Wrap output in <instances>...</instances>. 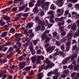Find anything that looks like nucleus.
Segmentation results:
<instances>
[{"mask_svg":"<svg viewBox=\"0 0 79 79\" xmlns=\"http://www.w3.org/2000/svg\"><path fill=\"white\" fill-rule=\"evenodd\" d=\"M40 30V26L39 25L36 28V31H39Z\"/></svg>","mask_w":79,"mask_h":79,"instance_id":"obj_41","label":"nucleus"},{"mask_svg":"<svg viewBox=\"0 0 79 79\" xmlns=\"http://www.w3.org/2000/svg\"><path fill=\"white\" fill-rule=\"evenodd\" d=\"M56 45H57V46L60 45V41H57L56 42Z\"/></svg>","mask_w":79,"mask_h":79,"instance_id":"obj_48","label":"nucleus"},{"mask_svg":"<svg viewBox=\"0 0 79 79\" xmlns=\"http://www.w3.org/2000/svg\"><path fill=\"white\" fill-rule=\"evenodd\" d=\"M44 3V1L41 0H38L37 1V4H36L35 6H36L33 9V11L34 13H36V14H37L38 13H39V10L37 9L38 7L37 6V5L39 6H41L42 4Z\"/></svg>","mask_w":79,"mask_h":79,"instance_id":"obj_2","label":"nucleus"},{"mask_svg":"<svg viewBox=\"0 0 79 79\" xmlns=\"http://www.w3.org/2000/svg\"><path fill=\"white\" fill-rule=\"evenodd\" d=\"M43 73H40L38 74L37 78L38 79H41L43 77Z\"/></svg>","mask_w":79,"mask_h":79,"instance_id":"obj_14","label":"nucleus"},{"mask_svg":"<svg viewBox=\"0 0 79 79\" xmlns=\"http://www.w3.org/2000/svg\"><path fill=\"white\" fill-rule=\"evenodd\" d=\"M66 38L64 37L61 40V42H64L66 41Z\"/></svg>","mask_w":79,"mask_h":79,"instance_id":"obj_37","label":"nucleus"},{"mask_svg":"<svg viewBox=\"0 0 79 79\" xmlns=\"http://www.w3.org/2000/svg\"><path fill=\"white\" fill-rule=\"evenodd\" d=\"M11 44L10 42H7L4 45V46H8L10 45V44Z\"/></svg>","mask_w":79,"mask_h":79,"instance_id":"obj_24","label":"nucleus"},{"mask_svg":"<svg viewBox=\"0 0 79 79\" xmlns=\"http://www.w3.org/2000/svg\"><path fill=\"white\" fill-rule=\"evenodd\" d=\"M49 40H50V38H46V39L45 40V42L46 43H48V42H49Z\"/></svg>","mask_w":79,"mask_h":79,"instance_id":"obj_45","label":"nucleus"},{"mask_svg":"<svg viewBox=\"0 0 79 79\" xmlns=\"http://www.w3.org/2000/svg\"><path fill=\"white\" fill-rule=\"evenodd\" d=\"M65 16H66L68 15V13H69V11L68 10H66L65 12Z\"/></svg>","mask_w":79,"mask_h":79,"instance_id":"obj_39","label":"nucleus"},{"mask_svg":"<svg viewBox=\"0 0 79 79\" xmlns=\"http://www.w3.org/2000/svg\"><path fill=\"white\" fill-rule=\"evenodd\" d=\"M76 23L78 24L77 25V26H79V19L76 22Z\"/></svg>","mask_w":79,"mask_h":79,"instance_id":"obj_58","label":"nucleus"},{"mask_svg":"<svg viewBox=\"0 0 79 79\" xmlns=\"http://www.w3.org/2000/svg\"><path fill=\"white\" fill-rule=\"evenodd\" d=\"M4 19L6 21H10V17L8 16H6L4 18Z\"/></svg>","mask_w":79,"mask_h":79,"instance_id":"obj_22","label":"nucleus"},{"mask_svg":"<svg viewBox=\"0 0 79 79\" xmlns=\"http://www.w3.org/2000/svg\"><path fill=\"white\" fill-rule=\"evenodd\" d=\"M41 51L40 49H39L37 51V54H39L40 53Z\"/></svg>","mask_w":79,"mask_h":79,"instance_id":"obj_60","label":"nucleus"},{"mask_svg":"<svg viewBox=\"0 0 79 79\" xmlns=\"http://www.w3.org/2000/svg\"><path fill=\"white\" fill-rule=\"evenodd\" d=\"M77 54H73L71 58V60L72 61L74 60L75 57L77 58Z\"/></svg>","mask_w":79,"mask_h":79,"instance_id":"obj_18","label":"nucleus"},{"mask_svg":"<svg viewBox=\"0 0 79 79\" xmlns=\"http://www.w3.org/2000/svg\"><path fill=\"white\" fill-rule=\"evenodd\" d=\"M58 69H55L53 71V72L52 71H51L50 73H49L48 74V76H51L52 74L54 73L55 75H58Z\"/></svg>","mask_w":79,"mask_h":79,"instance_id":"obj_6","label":"nucleus"},{"mask_svg":"<svg viewBox=\"0 0 79 79\" xmlns=\"http://www.w3.org/2000/svg\"><path fill=\"white\" fill-rule=\"evenodd\" d=\"M36 68V65L34 64L32 65V68L33 69H34V68Z\"/></svg>","mask_w":79,"mask_h":79,"instance_id":"obj_63","label":"nucleus"},{"mask_svg":"<svg viewBox=\"0 0 79 79\" xmlns=\"http://www.w3.org/2000/svg\"><path fill=\"white\" fill-rule=\"evenodd\" d=\"M31 53L32 54V55H34L35 53V50H33L31 51Z\"/></svg>","mask_w":79,"mask_h":79,"instance_id":"obj_51","label":"nucleus"},{"mask_svg":"<svg viewBox=\"0 0 79 79\" xmlns=\"http://www.w3.org/2000/svg\"><path fill=\"white\" fill-rule=\"evenodd\" d=\"M50 32V31L49 30H46L44 33V35H43L42 37L44 38L46 37V35H45V34H47V33Z\"/></svg>","mask_w":79,"mask_h":79,"instance_id":"obj_17","label":"nucleus"},{"mask_svg":"<svg viewBox=\"0 0 79 79\" xmlns=\"http://www.w3.org/2000/svg\"><path fill=\"white\" fill-rule=\"evenodd\" d=\"M27 16H28V14H27V13H25L23 15V16L24 17Z\"/></svg>","mask_w":79,"mask_h":79,"instance_id":"obj_57","label":"nucleus"},{"mask_svg":"<svg viewBox=\"0 0 79 79\" xmlns=\"http://www.w3.org/2000/svg\"><path fill=\"white\" fill-rule=\"evenodd\" d=\"M77 14V12H76L75 11H73L72 13V15H76Z\"/></svg>","mask_w":79,"mask_h":79,"instance_id":"obj_56","label":"nucleus"},{"mask_svg":"<svg viewBox=\"0 0 79 79\" xmlns=\"http://www.w3.org/2000/svg\"><path fill=\"white\" fill-rule=\"evenodd\" d=\"M31 61L32 62L31 64H33V63H35V61H36V59H35V56L32 57L31 58Z\"/></svg>","mask_w":79,"mask_h":79,"instance_id":"obj_16","label":"nucleus"},{"mask_svg":"<svg viewBox=\"0 0 79 79\" xmlns=\"http://www.w3.org/2000/svg\"><path fill=\"white\" fill-rule=\"evenodd\" d=\"M10 32H15V30L14 28L13 27H12L11 28L10 30Z\"/></svg>","mask_w":79,"mask_h":79,"instance_id":"obj_30","label":"nucleus"},{"mask_svg":"<svg viewBox=\"0 0 79 79\" xmlns=\"http://www.w3.org/2000/svg\"><path fill=\"white\" fill-rule=\"evenodd\" d=\"M71 42H68L66 43V45L67 46L66 47L67 52H68L69 50V49L70 48V46H71Z\"/></svg>","mask_w":79,"mask_h":79,"instance_id":"obj_8","label":"nucleus"},{"mask_svg":"<svg viewBox=\"0 0 79 79\" xmlns=\"http://www.w3.org/2000/svg\"><path fill=\"white\" fill-rule=\"evenodd\" d=\"M75 74H76V73L74 72L73 73L71 74V77H74L75 76Z\"/></svg>","mask_w":79,"mask_h":79,"instance_id":"obj_43","label":"nucleus"},{"mask_svg":"<svg viewBox=\"0 0 79 79\" xmlns=\"http://www.w3.org/2000/svg\"><path fill=\"white\" fill-rule=\"evenodd\" d=\"M26 63L24 62H20L19 64V66L20 69H23L25 67Z\"/></svg>","mask_w":79,"mask_h":79,"instance_id":"obj_7","label":"nucleus"},{"mask_svg":"<svg viewBox=\"0 0 79 79\" xmlns=\"http://www.w3.org/2000/svg\"><path fill=\"white\" fill-rule=\"evenodd\" d=\"M55 20L57 22H59V21H60V19L58 18H55Z\"/></svg>","mask_w":79,"mask_h":79,"instance_id":"obj_62","label":"nucleus"},{"mask_svg":"<svg viewBox=\"0 0 79 79\" xmlns=\"http://www.w3.org/2000/svg\"><path fill=\"white\" fill-rule=\"evenodd\" d=\"M64 9H62L61 10H60V9H58L57 10V13H60L61 14H63V13H64Z\"/></svg>","mask_w":79,"mask_h":79,"instance_id":"obj_13","label":"nucleus"},{"mask_svg":"<svg viewBox=\"0 0 79 79\" xmlns=\"http://www.w3.org/2000/svg\"><path fill=\"white\" fill-rule=\"evenodd\" d=\"M66 76V75L65 74H62L61 75V77L63 78H64Z\"/></svg>","mask_w":79,"mask_h":79,"instance_id":"obj_49","label":"nucleus"},{"mask_svg":"<svg viewBox=\"0 0 79 79\" xmlns=\"http://www.w3.org/2000/svg\"><path fill=\"white\" fill-rule=\"evenodd\" d=\"M17 9H18V8L16 7L12 9L11 10L12 11H15L17 10Z\"/></svg>","mask_w":79,"mask_h":79,"instance_id":"obj_38","label":"nucleus"},{"mask_svg":"<svg viewBox=\"0 0 79 79\" xmlns=\"http://www.w3.org/2000/svg\"><path fill=\"white\" fill-rule=\"evenodd\" d=\"M38 23L39 24H41V27L44 29H45V26H47L48 24V22L47 20L43 21L42 23L41 21L40 20L39 21H38Z\"/></svg>","mask_w":79,"mask_h":79,"instance_id":"obj_4","label":"nucleus"},{"mask_svg":"<svg viewBox=\"0 0 79 79\" xmlns=\"http://www.w3.org/2000/svg\"><path fill=\"white\" fill-rule=\"evenodd\" d=\"M64 19V17H62L60 19V21H62Z\"/></svg>","mask_w":79,"mask_h":79,"instance_id":"obj_55","label":"nucleus"},{"mask_svg":"<svg viewBox=\"0 0 79 79\" xmlns=\"http://www.w3.org/2000/svg\"><path fill=\"white\" fill-rule=\"evenodd\" d=\"M64 0H58V1H56V5H57L58 6H63V3L62 2ZM62 2L60 4L59 3H60Z\"/></svg>","mask_w":79,"mask_h":79,"instance_id":"obj_10","label":"nucleus"},{"mask_svg":"<svg viewBox=\"0 0 79 79\" xmlns=\"http://www.w3.org/2000/svg\"><path fill=\"white\" fill-rule=\"evenodd\" d=\"M15 37H16V42H17L16 44L19 45V47H21L22 44H21L20 42H19L20 40H21V38L20 37H20H22V36H23V35H22V34L20 35L19 33H16L15 35Z\"/></svg>","mask_w":79,"mask_h":79,"instance_id":"obj_3","label":"nucleus"},{"mask_svg":"<svg viewBox=\"0 0 79 79\" xmlns=\"http://www.w3.org/2000/svg\"><path fill=\"white\" fill-rule=\"evenodd\" d=\"M45 14V13H44V12L42 11L40 13V15L41 16H44V15Z\"/></svg>","mask_w":79,"mask_h":79,"instance_id":"obj_47","label":"nucleus"},{"mask_svg":"<svg viewBox=\"0 0 79 79\" xmlns=\"http://www.w3.org/2000/svg\"><path fill=\"white\" fill-rule=\"evenodd\" d=\"M29 49H30V50L31 52L34 50L33 48V46H30L29 47Z\"/></svg>","mask_w":79,"mask_h":79,"instance_id":"obj_44","label":"nucleus"},{"mask_svg":"<svg viewBox=\"0 0 79 79\" xmlns=\"http://www.w3.org/2000/svg\"><path fill=\"white\" fill-rule=\"evenodd\" d=\"M12 50H13V48L11 47L10 48L7 52V53H8V52H11V51H12Z\"/></svg>","mask_w":79,"mask_h":79,"instance_id":"obj_53","label":"nucleus"},{"mask_svg":"<svg viewBox=\"0 0 79 79\" xmlns=\"http://www.w3.org/2000/svg\"><path fill=\"white\" fill-rule=\"evenodd\" d=\"M33 42L34 45H36L37 44V43H38V40H36L34 41Z\"/></svg>","mask_w":79,"mask_h":79,"instance_id":"obj_26","label":"nucleus"},{"mask_svg":"<svg viewBox=\"0 0 79 79\" xmlns=\"http://www.w3.org/2000/svg\"><path fill=\"white\" fill-rule=\"evenodd\" d=\"M67 60H63L62 61V64H66V63H67Z\"/></svg>","mask_w":79,"mask_h":79,"instance_id":"obj_46","label":"nucleus"},{"mask_svg":"<svg viewBox=\"0 0 79 79\" xmlns=\"http://www.w3.org/2000/svg\"><path fill=\"white\" fill-rule=\"evenodd\" d=\"M49 45H50V44H45V48H47V47H49Z\"/></svg>","mask_w":79,"mask_h":79,"instance_id":"obj_59","label":"nucleus"},{"mask_svg":"<svg viewBox=\"0 0 79 79\" xmlns=\"http://www.w3.org/2000/svg\"><path fill=\"white\" fill-rule=\"evenodd\" d=\"M69 73V70H66L64 71V73H65V74H67L68 73Z\"/></svg>","mask_w":79,"mask_h":79,"instance_id":"obj_40","label":"nucleus"},{"mask_svg":"<svg viewBox=\"0 0 79 79\" xmlns=\"http://www.w3.org/2000/svg\"><path fill=\"white\" fill-rule=\"evenodd\" d=\"M24 6H22L20 7L19 8V11H23V10H24Z\"/></svg>","mask_w":79,"mask_h":79,"instance_id":"obj_31","label":"nucleus"},{"mask_svg":"<svg viewBox=\"0 0 79 79\" xmlns=\"http://www.w3.org/2000/svg\"><path fill=\"white\" fill-rule=\"evenodd\" d=\"M8 49V48L7 47H5L3 49V52H6V50Z\"/></svg>","mask_w":79,"mask_h":79,"instance_id":"obj_61","label":"nucleus"},{"mask_svg":"<svg viewBox=\"0 0 79 79\" xmlns=\"http://www.w3.org/2000/svg\"><path fill=\"white\" fill-rule=\"evenodd\" d=\"M24 69H25L26 71H29V70H31V66L27 67L23 69L24 70Z\"/></svg>","mask_w":79,"mask_h":79,"instance_id":"obj_21","label":"nucleus"},{"mask_svg":"<svg viewBox=\"0 0 79 79\" xmlns=\"http://www.w3.org/2000/svg\"><path fill=\"white\" fill-rule=\"evenodd\" d=\"M16 51L17 52H18V54H20V52H21V51L19 50V48H18L16 49Z\"/></svg>","mask_w":79,"mask_h":79,"instance_id":"obj_33","label":"nucleus"},{"mask_svg":"<svg viewBox=\"0 0 79 79\" xmlns=\"http://www.w3.org/2000/svg\"><path fill=\"white\" fill-rule=\"evenodd\" d=\"M52 25H53V24H52V23L49 24L48 25V28H49L50 27H52Z\"/></svg>","mask_w":79,"mask_h":79,"instance_id":"obj_50","label":"nucleus"},{"mask_svg":"<svg viewBox=\"0 0 79 79\" xmlns=\"http://www.w3.org/2000/svg\"><path fill=\"white\" fill-rule=\"evenodd\" d=\"M60 48L61 50H64V45H61L60 46Z\"/></svg>","mask_w":79,"mask_h":79,"instance_id":"obj_54","label":"nucleus"},{"mask_svg":"<svg viewBox=\"0 0 79 79\" xmlns=\"http://www.w3.org/2000/svg\"><path fill=\"white\" fill-rule=\"evenodd\" d=\"M72 35H73V34L71 33H69L67 35V37H70L68 39V40H70L72 39Z\"/></svg>","mask_w":79,"mask_h":79,"instance_id":"obj_20","label":"nucleus"},{"mask_svg":"<svg viewBox=\"0 0 79 79\" xmlns=\"http://www.w3.org/2000/svg\"><path fill=\"white\" fill-rule=\"evenodd\" d=\"M29 42H26L25 44L23 45V47H26L27 46H28L29 45Z\"/></svg>","mask_w":79,"mask_h":79,"instance_id":"obj_42","label":"nucleus"},{"mask_svg":"<svg viewBox=\"0 0 79 79\" xmlns=\"http://www.w3.org/2000/svg\"><path fill=\"white\" fill-rule=\"evenodd\" d=\"M38 58H40V59H41L42 60L44 59V57L43 56H38Z\"/></svg>","mask_w":79,"mask_h":79,"instance_id":"obj_34","label":"nucleus"},{"mask_svg":"<svg viewBox=\"0 0 79 79\" xmlns=\"http://www.w3.org/2000/svg\"><path fill=\"white\" fill-rule=\"evenodd\" d=\"M8 34V32L7 31L3 32L2 34L1 35V36L2 37H5Z\"/></svg>","mask_w":79,"mask_h":79,"instance_id":"obj_19","label":"nucleus"},{"mask_svg":"<svg viewBox=\"0 0 79 79\" xmlns=\"http://www.w3.org/2000/svg\"><path fill=\"white\" fill-rule=\"evenodd\" d=\"M29 4V7H32L34 6V3L32 2H30Z\"/></svg>","mask_w":79,"mask_h":79,"instance_id":"obj_27","label":"nucleus"},{"mask_svg":"<svg viewBox=\"0 0 79 79\" xmlns=\"http://www.w3.org/2000/svg\"><path fill=\"white\" fill-rule=\"evenodd\" d=\"M50 3L48 2H46L44 3V4H43L41 7L42 8H45V9H47L48 7V5Z\"/></svg>","mask_w":79,"mask_h":79,"instance_id":"obj_9","label":"nucleus"},{"mask_svg":"<svg viewBox=\"0 0 79 79\" xmlns=\"http://www.w3.org/2000/svg\"><path fill=\"white\" fill-rule=\"evenodd\" d=\"M77 32H76L74 34V38H76V37H77L79 35V28H78L77 29Z\"/></svg>","mask_w":79,"mask_h":79,"instance_id":"obj_15","label":"nucleus"},{"mask_svg":"<svg viewBox=\"0 0 79 79\" xmlns=\"http://www.w3.org/2000/svg\"><path fill=\"white\" fill-rule=\"evenodd\" d=\"M55 6L53 4H52L51 6V10H55L56 8Z\"/></svg>","mask_w":79,"mask_h":79,"instance_id":"obj_23","label":"nucleus"},{"mask_svg":"<svg viewBox=\"0 0 79 79\" xmlns=\"http://www.w3.org/2000/svg\"><path fill=\"white\" fill-rule=\"evenodd\" d=\"M45 62L48 65L45 67V65H43L42 66V68L39 70V72L40 71H41L43 69H47L48 68H52V67H53V66H55V64L54 63H50L51 61L50 60H48V58H46L45 60Z\"/></svg>","mask_w":79,"mask_h":79,"instance_id":"obj_1","label":"nucleus"},{"mask_svg":"<svg viewBox=\"0 0 79 79\" xmlns=\"http://www.w3.org/2000/svg\"><path fill=\"white\" fill-rule=\"evenodd\" d=\"M62 55L63 57H64L66 56L65 54H64L63 52H61L60 51H57L56 53H54L53 57H55V56H56V55Z\"/></svg>","mask_w":79,"mask_h":79,"instance_id":"obj_5","label":"nucleus"},{"mask_svg":"<svg viewBox=\"0 0 79 79\" xmlns=\"http://www.w3.org/2000/svg\"><path fill=\"white\" fill-rule=\"evenodd\" d=\"M37 63L39 64L40 63V58H39V56H38L37 60Z\"/></svg>","mask_w":79,"mask_h":79,"instance_id":"obj_32","label":"nucleus"},{"mask_svg":"<svg viewBox=\"0 0 79 79\" xmlns=\"http://www.w3.org/2000/svg\"><path fill=\"white\" fill-rule=\"evenodd\" d=\"M74 69L75 70H76V71H77V70L78 69L77 68V65H75Z\"/></svg>","mask_w":79,"mask_h":79,"instance_id":"obj_52","label":"nucleus"},{"mask_svg":"<svg viewBox=\"0 0 79 79\" xmlns=\"http://www.w3.org/2000/svg\"><path fill=\"white\" fill-rule=\"evenodd\" d=\"M77 48V45H74L72 48H73V50H75Z\"/></svg>","mask_w":79,"mask_h":79,"instance_id":"obj_36","label":"nucleus"},{"mask_svg":"<svg viewBox=\"0 0 79 79\" xmlns=\"http://www.w3.org/2000/svg\"><path fill=\"white\" fill-rule=\"evenodd\" d=\"M33 23H30L29 25H27V26L29 28H30V27H32V26H33Z\"/></svg>","mask_w":79,"mask_h":79,"instance_id":"obj_25","label":"nucleus"},{"mask_svg":"<svg viewBox=\"0 0 79 79\" xmlns=\"http://www.w3.org/2000/svg\"><path fill=\"white\" fill-rule=\"evenodd\" d=\"M77 28L76 27V24L75 23H73V25L71 28V29L73 30V31H76V28Z\"/></svg>","mask_w":79,"mask_h":79,"instance_id":"obj_12","label":"nucleus"},{"mask_svg":"<svg viewBox=\"0 0 79 79\" xmlns=\"http://www.w3.org/2000/svg\"><path fill=\"white\" fill-rule=\"evenodd\" d=\"M12 52H11L10 53V54H8L6 55V56L7 57V58H10L12 56L11 55H12Z\"/></svg>","mask_w":79,"mask_h":79,"instance_id":"obj_29","label":"nucleus"},{"mask_svg":"<svg viewBox=\"0 0 79 79\" xmlns=\"http://www.w3.org/2000/svg\"><path fill=\"white\" fill-rule=\"evenodd\" d=\"M55 49V47L54 46H52V47H49L48 48L46 49V51L48 52L49 51H50V52H49V53H52V50H53Z\"/></svg>","mask_w":79,"mask_h":79,"instance_id":"obj_11","label":"nucleus"},{"mask_svg":"<svg viewBox=\"0 0 79 79\" xmlns=\"http://www.w3.org/2000/svg\"><path fill=\"white\" fill-rule=\"evenodd\" d=\"M23 13H21L19 14L18 15V17H21V16H22V15H23Z\"/></svg>","mask_w":79,"mask_h":79,"instance_id":"obj_64","label":"nucleus"},{"mask_svg":"<svg viewBox=\"0 0 79 79\" xmlns=\"http://www.w3.org/2000/svg\"><path fill=\"white\" fill-rule=\"evenodd\" d=\"M53 13H54V12L52 10H50L48 13V15H53Z\"/></svg>","mask_w":79,"mask_h":79,"instance_id":"obj_28","label":"nucleus"},{"mask_svg":"<svg viewBox=\"0 0 79 79\" xmlns=\"http://www.w3.org/2000/svg\"><path fill=\"white\" fill-rule=\"evenodd\" d=\"M74 68V66L72 65H69V69H73Z\"/></svg>","mask_w":79,"mask_h":79,"instance_id":"obj_35","label":"nucleus"}]
</instances>
